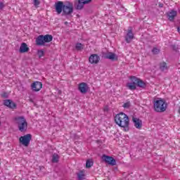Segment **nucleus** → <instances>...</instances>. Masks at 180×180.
I'll list each match as a JSON object with an SVG mask.
<instances>
[{"mask_svg": "<svg viewBox=\"0 0 180 180\" xmlns=\"http://www.w3.org/2000/svg\"><path fill=\"white\" fill-rule=\"evenodd\" d=\"M115 122L120 127H123L125 131H129V124L130 121L129 117L124 112H120L115 117Z\"/></svg>", "mask_w": 180, "mask_h": 180, "instance_id": "nucleus-1", "label": "nucleus"}, {"mask_svg": "<svg viewBox=\"0 0 180 180\" xmlns=\"http://www.w3.org/2000/svg\"><path fill=\"white\" fill-rule=\"evenodd\" d=\"M14 120L18 125L19 131L21 133H26V131H27V121H26V118H25V117H16Z\"/></svg>", "mask_w": 180, "mask_h": 180, "instance_id": "nucleus-2", "label": "nucleus"}, {"mask_svg": "<svg viewBox=\"0 0 180 180\" xmlns=\"http://www.w3.org/2000/svg\"><path fill=\"white\" fill-rule=\"evenodd\" d=\"M154 109L155 112L162 113L167 110V103L162 98H158L154 101Z\"/></svg>", "mask_w": 180, "mask_h": 180, "instance_id": "nucleus-3", "label": "nucleus"}, {"mask_svg": "<svg viewBox=\"0 0 180 180\" xmlns=\"http://www.w3.org/2000/svg\"><path fill=\"white\" fill-rule=\"evenodd\" d=\"M53 41V35L46 34V35H39L36 39L37 46H44L46 43H50Z\"/></svg>", "mask_w": 180, "mask_h": 180, "instance_id": "nucleus-4", "label": "nucleus"}, {"mask_svg": "<svg viewBox=\"0 0 180 180\" xmlns=\"http://www.w3.org/2000/svg\"><path fill=\"white\" fill-rule=\"evenodd\" d=\"M130 79H131V82L127 83V86L131 91H134V90H136V88L137 86V84H138L139 80L140 79L137 78L135 76H131Z\"/></svg>", "mask_w": 180, "mask_h": 180, "instance_id": "nucleus-5", "label": "nucleus"}, {"mask_svg": "<svg viewBox=\"0 0 180 180\" xmlns=\"http://www.w3.org/2000/svg\"><path fill=\"white\" fill-rule=\"evenodd\" d=\"M72 12H74V4L71 2L65 4L63 11V15H70Z\"/></svg>", "mask_w": 180, "mask_h": 180, "instance_id": "nucleus-6", "label": "nucleus"}, {"mask_svg": "<svg viewBox=\"0 0 180 180\" xmlns=\"http://www.w3.org/2000/svg\"><path fill=\"white\" fill-rule=\"evenodd\" d=\"M91 2H92V0H78V1L75 3V8L77 11H81V9L84 8V5L91 4Z\"/></svg>", "mask_w": 180, "mask_h": 180, "instance_id": "nucleus-7", "label": "nucleus"}, {"mask_svg": "<svg viewBox=\"0 0 180 180\" xmlns=\"http://www.w3.org/2000/svg\"><path fill=\"white\" fill-rule=\"evenodd\" d=\"M30 140H32V134H30L20 137V142H21V144L25 147L29 146V144H30Z\"/></svg>", "mask_w": 180, "mask_h": 180, "instance_id": "nucleus-8", "label": "nucleus"}, {"mask_svg": "<svg viewBox=\"0 0 180 180\" xmlns=\"http://www.w3.org/2000/svg\"><path fill=\"white\" fill-rule=\"evenodd\" d=\"M102 160L109 165H116V160H115V158H113L112 157L106 155H103Z\"/></svg>", "mask_w": 180, "mask_h": 180, "instance_id": "nucleus-9", "label": "nucleus"}, {"mask_svg": "<svg viewBox=\"0 0 180 180\" xmlns=\"http://www.w3.org/2000/svg\"><path fill=\"white\" fill-rule=\"evenodd\" d=\"M102 57L103 58H105L107 60H111V61H116L117 60V56H116V54L112 52L103 53Z\"/></svg>", "mask_w": 180, "mask_h": 180, "instance_id": "nucleus-10", "label": "nucleus"}, {"mask_svg": "<svg viewBox=\"0 0 180 180\" xmlns=\"http://www.w3.org/2000/svg\"><path fill=\"white\" fill-rule=\"evenodd\" d=\"M91 64H98L101 61V57L98 54H91L89 58Z\"/></svg>", "mask_w": 180, "mask_h": 180, "instance_id": "nucleus-11", "label": "nucleus"}, {"mask_svg": "<svg viewBox=\"0 0 180 180\" xmlns=\"http://www.w3.org/2000/svg\"><path fill=\"white\" fill-rule=\"evenodd\" d=\"M64 2L63 1H58L55 4V9L58 13V15H60L61 12L64 10Z\"/></svg>", "mask_w": 180, "mask_h": 180, "instance_id": "nucleus-12", "label": "nucleus"}, {"mask_svg": "<svg viewBox=\"0 0 180 180\" xmlns=\"http://www.w3.org/2000/svg\"><path fill=\"white\" fill-rule=\"evenodd\" d=\"M133 39H134V34H133L131 27H129L127 35L125 36V40L127 43H131V40H133Z\"/></svg>", "mask_w": 180, "mask_h": 180, "instance_id": "nucleus-13", "label": "nucleus"}, {"mask_svg": "<svg viewBox=\"0 0 180 180\" xmlns=\"http://www.w3.org/2000/svg\"><path fill=\"white\" fill-rule=\"evenodd\" d=\"M78 89L81 94H86V92H88V89H89V87L86 83L82 82L79 84Z\"/></svg>", "mask_w": 180, "mask_h": 180, "instance_id": "nucleus-14", "label": "nucleus"}, {"mask_svg": "<svg viewBox=\"0 0 180 180\" xmlns=\"http://www.w3.org/2000/svg\"><path fill=\"white\" fill-rule=\"evenodd\" d=\"M31 86L32 91H34V92H39V91L43 88V84L40 82H35L31 85Z\"/></svg>", "mask_w": 180, "mask_h": 180, "instance_id": "nucleus-15", "label": "nucleus"}, {"mask_svg": "<svg viewBox=\"0 0 180 180\" xmlns=\"http://www.w3.org/2000/svg\"><path fill=\"white\" fill-rule=\"evenodd\" d=\"M4 105L10 109H16V103L13 102L11 99L4 100Z\"/></svg>", "mask_w": 180, "mask_h": 180, "instance_id": "nucleus-16", "label": "nucleus"}, {"mask_svg": "<svg viewBox=\"0 0 180 180\" xmlns=\"http://www.w3.org/2000/svg\"><path fill=\"white\" fill-rule=\"evenodd\" d=\"M132 120L134 123V126L136 129H141V126H143V122L139 118L133 117Z\"/></svg>", "mask_w": 180, "mask_h": 180, "instance_id": "nucleus-17", "label": "nucleus"}, {"mask_svg": "<svg viewBox=\"0 0 180 180\" xmlns=\"http://www.w3.org/2000/svg\"><path fill=\"white\" fill-rule=\"evenodd\" d=\"M30 49L27 46V44L25 42L21 44V46L19 49L20 53H27L29 51Z\"/></svg>", "mask_w": 180, "mask_h": 180, "instance_id": "nucleus-18", "label": "nucleus"}, {"mask_svg": "<svg viewBox=\"0 0 180 180\" xmlns=\"http://www.w3.org/2000/svg\"><path fill=\"white\" fill-rule=\"evenodd\" d=\"M177 12L172 10L171 12L168 13L169 20L172 21L175 19V17L177 15Z\"/></svg>", "mask_w": 180, "mask_h": 180, "instance_id": "nucleus-19", "label": "nucleus"}, {"mask_svg": "<svg viewBox=\"0 0 180 180\" xmlns=\"http://www.w3.org/2000/svg\"><path fill=\"white\" fill-rule=\"evenodd\" d=\"M160 70L162 71H167L168 70V66L167 65V63L165 62L160 63Z\"/></svg>", "mask_w": 180, "mask_h": 180, "instance_id": "nucleus-20", "label": "nucleus"}, {"mask_svg": "<svg viewBox=\"0 0 180 180\" xmlns=\"http://www.w3.org/2000/svg\"><path fill=\"white\" fill-rule=\"evenodd\" d=\"M136 86H139V88H146V86H147V84H146V83L141 80V79H139V80H138V83L136 84Z\"/></svg>", "mask_w": 180, "mask_h": 180, "instance_id": "nucleus-21", "label": "nucleus"}, {"mask_svg": "<svg viewBox=\"0 0 180 180\" xmlns=\"http://www.w3.org/2000/svg\"><path fill=\"white\" fill-rule=\"evenodd\" d=\"M77 178L78 180L85 179V174L84 173V172L80 171L79 173H77Z\"/></svg>", "mask_w": 180, "mask_h": 180, "instance_id": "nucleus-22", "label": "nucleus"}, {"mask_svg": "<svg viewBox=\"0 0 180 180\" xmlns=\"http://www.w3.org/2000/svg\"><path fill=\"white\" fill-rule=\"evenodd\" d=\"M60 160V156L57 153H54L52 156V162H58Z\"/></svg>", "mask_w": 180, "mask_h": 180, "instance_id": "nucleus-23", "label": "nucleus"}, {"mask_svg": "<svg viewBox=\"0 0 180 180\" xmlns=\"http://www.w3.org/2000/svg\"><path fill=\"white\" fill-rule=\"evenodd\" d=\"M94 165V162L91 160H87L86 162V168H91Z\"/></svg>", "mask_w": 180, "mask_h": 180, "instance_id": "nucleus-24", "label": "nucleus"}, {"mask_svg": "<svg viewBox=\"0 0 180 180\" xmlns=\"http://www.w3.org/2000/svg\"><path fill=\"white\" fill-rule=\"evenodd\" d=\"M75 47L76 50H82V49H84V45L81 43H77Z\"/></svg>", "mask_w": 180, "mask_h": 180, "instance_id": "nucleus-25", "label": "nucleus"}, {"mask_svg": "<svg viewBox=\"0 0 180 180\" xmlns=\"http://www.w3.org/2000/svg\"><path fill=\"white\" fill-rule=\"evenodd\" d=\"M37 54L39 56V58H41V57H43L44 56V51H43L41 49V50H38Z\"/></svg>", "mask_w": 180, "mask_h": 180, "instance_id": "nucleus-26", "label": "nucleus"}, {"mask_svg": "<svg viewBox=\"0 0 180 180\" xmlns=\"http://www.w3.org/2000/svg\"><path fill=\"white\" fill-rule=\"evenodd\" d=\"M152 53L153 54H155V55H157V54H159L160 53V49H157V48H153L152 49Z\"/></svg>", "mask_w": 180, "mask_h": 180, "instance_id": "nucleus-27", "label": "nucleus"}, {"mask_svg": "<svg viewBox=\"0 0 180 180\" xmlns=\"http://www.w3.org/2000/svg\"><path fill=\"white\" fill-rule=\"evenodd\" d=\"M33 5L34 6H39L40 5V0H33Z\"/></svg>", "mask_w": 180, "mask_h": 180, "instance_id": "nucleus-28", "label": "nucleus"}, {"mask_svg": "<svg viewBox=\"0 0 180 180\" xmlns=\"http://www.w3.org/2000/svg\"><path fill=\"white\" fill-rule=\"evenodd\" d=\"M1 98H4L6 99V98H9V94H8V93H6V92H4L1 94Z\"/></svg>", "mask_w": 180, "mask_h": 180, "instance_id": "nucleus-29", "label": "nucleus"}, {"mask_svg": "<svg viewBox=\"0 0 180 180\" xmlns=\"http://www.w3.org/2000/svg\"><path fill=\"white\" fill-rule=\"evenodd\" d=\"M123 108H124L126 109H127L128 108H130V101L124 103L123 105Z\"/></svg>", "mask_w": 180, "mask_h": 180, "instance_id": "nucleus-30", "label": "nucleus"}, {"mask_svg": "<svg viewBox=\"0 0 180 180\" xmlns=\"http://www.w3.org/2000/svg\"><path fill=\"white\" fill-rule=\"evenodd\" d=\"M5 5H4V3L0 2V9H4Z\"/></svg>", "mask_w": 180, "mask_h": 180, "instance_id": "nucleus-31", "label": "nucleus"}, {"mask_svg": "<svg viewBox=\"0 0 180 180\" xmlns=\"http://www.w3.org/2000/svg\"><path fill=\"white\" fill-rule=\"evenodd\" d=\"M163 7H164V4L159 3V8H163Z\"/></svg>", "mask_w": 180, "mask_h": 180, "instance_id": "nucleus-32", "label": "nucleus"}, {"mask_svg": "<svg viewBox=\"0 0 180 180\" xmlns=\"http://www.w3.org/2000/svg\"><path fill=\"white\" fill-rule=\"evenodd\" d=\"M179 113L180 114V107H179Z\"/></svg>", "mask_w": 180, "mask_h": 180, "instance_id": "nucleus-33", "label": "nucleus"}, {"mask_svg": "<svg viewBox=\"0 0 180 180\" xmlns=\"http://www.w3.org/2000/svg\"><path fill=\"white\" fill-rule=\"evenodd\" d=\"M67 23H68V22H65V24L67 25Z\"/></svg>", "mask_w": 180, "mask_h": 180, "instance_id": "nucleus-34", "label": "nucleus"}, {"mask_svg": "<svg viewBox=\"0 0 180 180\" xmlns=\"http://www.w3.org/2000/svg\"><path fill=\"white\" fill-rule=\"evenodd\" d=\"M0 126H1V121H0Z\"/></svg>", "mask_w": 180, "mask_h": 180, "instance_id": "nucleus-35", "label": "nucleus"}, {"mask_svg": "<svg viewBox=\"0 0 180 180\" xmlns=\"http://www.w3.org/2000/svg\"><path fill=\"white\" fill-rule=\"evenodd\" d=\"M0 165H1V162H0Z\"/></svg>", "mask_w": 180, "mask_h": 180, "instance_id": "nucleus-36", "label": "nucleus"}]
</instances>
